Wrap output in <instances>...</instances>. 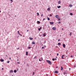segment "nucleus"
I'll return each mask as SVG.
<instances>
[{
    "mask_svg": "<svg viewBox=\"0 0 76 76\" xmlns=\"http://www.w3.org/2000/svg\"><path fill=\"white\" fill-rule=\"evenodd\" d=\"M46 61L47 63H49V64H51V62L50 61L48 60H47Z\"/></svg>",
    "mask_w": 76,
    "mask_h": 76,
    "instance_id": "1",
    "label": "nucleus"
},
{
    "mask_svg": "<svg viewBox=\"0 0 76 76\" xmlns=\"http://www.w3.org/2000/svg\"><path fill=\"white\" fill-rule=\"evenodd\" d=\"M52 29L53 30H54V31H56V27H53Z\"/></svg>",
    "mask_w": 76,
    "mask_h": 76,
    "instance_id": "2",
    "label": "nucleus"
},
{
    "mask_svg": "<svg viewBox=\"0 0 76 76\" xmlns=\"http://www.w3.org/2000/svg\"><path fill=\"white\" fill-rule=\"evenodd\" d=\"M63 48H66V45H65V44H63Z\"/></svg>",
    "mask_w": 76,
    "mask_h": 76,
    "instance_id": "3",
    "label": "nucleus"
},
{
    "mask_svg": "<svg viewBox=\"0 0 76 76\" xmlns=\"http://www.w3.org/2000/svg\"><path fill=\"white\" fill-rule=\"evenodd\" d=\"M56 18H59V15H56Z\"/></svg>",
    "mask_w": 76,
    "mask_h": 76,
    "instance_id": "4",
    "label": "nucleus"
},
{
    "mask_svg": "<svg viewBox=\"0 0 76 76\" xmlns=\"http://www.w3.org/2000/svg\"><path fill=\"white\" fill-rule=\"evenodd\" d=\"M64 55H63L62 56L61 58L62 59H64V58H63V57H64Z\"/></svg>",
    "mask_w": 76,
    "mask_h": 76,
    "instance_id": "5",
    "label": "nucleus"
},
{
    "mask_svg": "<svg viewBox=\"0 0 76 76\" xmlns=\"http://www.w3.org/2000/svg\"><path fill=\"white\" fill-rule=\"evenodd\" d=\"M50 23L51 25H53L54 24V22H50Z\"/></svg>",
    "mask_w": 76,
    "mask_h": 76,
    "instance_id": "6",
    "label": "nucleus"
},
{
    "mask_svg": "<svg viewBox=\"0 0 76 76\" xmlns=\"http://www.w3.org/2000/svg\"><path fill=\"white\" fill-rule=\"evenodd\" d=\"M0 61H1V62H3V61H4V59H1Z\"/></svg>",
    "mask_w": 76,
    "mask_h": 76,
    "instance_id": "7",
    "label": "nucleus"
},
{
    "mask_svg": "<svg viewBox=\"0 0 76 76\" xmlns=\"http://www.w3.org/2000/svg\"><path fill=\"white\" fill-rule=\"evenodd\" d=\"M42 29V27H40V28H38V31H40V30H41V29Z\"/></svg>",
    "mask_w": 76,
    "mask_h": 76,
    "instance_id": "8",
    "label": "nucleus"
},
{
    "mask_svg": "<svg viewBox=\"0 0 76 76\" xmlns=\"http://www.w3.org/2000/svg\"><path fill=\"white\" fill-rule=\"evenodd\" d=\"M29 38L30 39V40H32V39H33V38H31V37H29Z\"/></svg>",
    "mask_w": 76,
    "mask_h": 76,
    "instance_id": "9",
    "label": "nucleus"
},
{
    "mask_svg": "<svg viewBox=\"0 0 76 76\" xmlns=\"http://www.w3.org/2000/svg\"><path fill=\"white\" fill-rule=\"evenodd\" d=\"M28 52L26 51V56H28Z\"/></svg>",
    "mask_w": 76,
    "mask_h": 76,
    "instance_id": "10",
    "label": "nucleus"
},
{
    "mask_svg": "<svg viewBox=\"0 0 76 76\" xmlns=\"http://www.w3.org/2000/svg\"><path fill=\"white\" fill-rule=\"evenodd\" d=\"M58 3L59 4H60L61 3V1H58Z\"/></svg>",
    "mask_w": 76,
    "mask_h": 76,
    "instance_id": "11",
    "label": "nucleus"
},
{
    "mask_svg": "<svg viewBox=\"0 0 76 76\" xmlns=\"http://www.w3.org/2000/svg\"><path fill=\"white\" fill-rule=\"evenodd\" d=\"M55 73H58V71H55Z\"/></svg>",
    "mask_w": 76,
    "mask_h": 76,
    "instance_id": "12",
    "label": "nucleus"
},
{
    "mask_svg": "<svg viewBox=\"0 0 76 76\" xmlns=\"http://www.w3.org/2000/svg\"><path fill=\"white\" fill-rule=\"evenodd\" d=\"M14 73H16V72H17V71L16 70H15L14 71Z\"/></svg>",
    "mask_w": 76,
    "mask_h": 76,
    "instance_id": "13",
    "label": "nucleus"
},
{
    "mask_svg": "<svg viewBox=\"0 0 76 76\" xmlns=\"http://www.w3.org/2000/svg\"><path fill=\"white\" fill-rule=\"evenodd\" d=\"M60 7H61V6H60L57 7V8H58V9H60Z\"/></svg>",
    "mask_w": 76,
    "mask_h": 76,
    "instance_id": "14",
    "label": "nucleus"
},
{
    "mask_svg": "<svg viewBox=\"0 0 76 76\" xmlns=\"http://www.w3.org/2000/svg\"><path fill=\"white\" fill-rule=\"evenodd\" d=\"M47 19H48V20H50V18H49L48 17H47Z\"/></svg>",
    "mask_w": 76,
    "mask_h": 76,
    "instance_id": "15",
    "label": "nucleus"
},
{
    "mask_svg": "<svg viewBox=\"0 0 76 76\" xmlns=\"http://www.w3.org/2000/svg\"><path fill=\"white\" fill-rule=\"evenodd\" d=\"M32 44H35V42H33L32 43Z\"/></svg>",
    "mask_w": 76,
    "mask_h": 76,
    "instance_id": "16",
    "label": "nucleus"
},
{
    "mask_svg": "<svg viewBox=\"0 0 76 76\" xmlns=\"http://www.w3.org/2000/svg\"><path fill=\"white\" fill-rule=\"evenodd\" d=\"M72 32H71V33H70V34H69V35L70 36H72Z\"/></svg>",
    "mask_w": 76,
    "mask_h": 76,
    "instance_id": "17",
    "label": "nucleus"
},
{
    "mask_svg": "<svg viewBox=\"0 0 76 76\" xmlns=\"http://www.w3.org/2000/svg\"><path fill=\"white\" fill-rule=\"evenodd\" d=\"M37 23H41V22H40V21H37Z\"/></svg>",
    "mask_w": 76,
    "mask_h": 76,
    "instance_id": "18",
    "label": "nucleus"
},
{
    "mask_svg": "<svg viewBox=\"0 0 76 76\" xmlns=\"http://www.w3.org/2000/svg\"><path fill=\"white\" fill-rule=\"evenodd\" d=\"M43 36H44V37H45L46 36V35L45 34V33H44L43 35Z\"/></svg>",
    "mask_w": 76,
    "mask_h": 76,
    "instance_id": "19",
    "label": "nucleus"
},
{
    "mask_svg": "<svg viewBox=\"0 0 76 76\" xmlns=\"http://www.w3.org/2000/svg\"><path fill=\"white\" fill-rule=\"evenodd\" d=\"M13 70H11L10 72V73H12V72H13Z\"/></svg>",
    "mask_w": 76,
    "mask_h": 76,
    "instance_id": "20",
    "label": "nucleus"
},
{
    "mask_svg": "<svg viewBox=\"0 0 76 76\" xmlns=\"http://www.w3.org/2000/svg\"><path fill=\"white\" fill-rule=\"evenodd\" d=\"M58 45H61V43H58Z\"/></svg>",
    "mask_w": 76,
    "mask_h": 76,
    "instance_id": "21",
    "label": "nucleus"
},
{
    "mask_svg": "<svg viewBox=\"0 0 76 76\" xmlns=\"http://www.w3.org/2000/svg\"><path fill=\"white\" fill-rule=\"evenodd\" d=\"M69 6H70V7H71L73 6V5H71V4H70Z\"/></svg>",
    "mask_w": 76,
    "mask_h": 76,
    "instance_id": "22",
    "label": "nucleus"
},
{
    "mask_svg": "<svg viewBox=\"0 0 76 76\" xmlns=\"http://www.w3.org/2000/svg\"><path fill=\"white\" fill-rule=\"evenodd\" d=\"M70 15H71V16H72V15H73V13H70Z\"/></svg>",
    "mask_w": 76,
    "mask_h": 76,
    "instance_id": "23",
    "label": "nucleus"
},
{
    "mask_svg": "<svg viewBox=\"0 0 76 76\" xmlns=\"http://www.w3.org/2000/svg\"><path fill=\"white\" fill-rule=\"evenodd\" d=\"M48 10H50V8H48Z\"/></svg>",
    "mask_w": 76,
    "mask_h": 76,
    "instance_id": "24",
    "label": "nucleus"
},
{
    "mask_svg": "<svg viewBox=\"0 0 76 76\" xmlns=\"http://www.w3.org/2000/svg\"><path fill=\"white\" fill-rule=\"evenodd\" d=\"M63 68L62 66H61V70H63Z\"/></svg>",
    "mask_w": 76,
    "mask_h": 76,
    "instance_id": "25",
    "label": "nucleus"
},
{
    "mask_svg": "<svg viewBox=\"0 0 76 76\" xmlns=\"http://www.w3.org/2000/svg\"><path fill=\"white\" fill-rule=\"evenodd\" d=\"M57 18L58 19V20H60V18H59V17Z\"/></svg>",
    "mask_w": 76,
    "mask_h": 76,
    "instance_id": "26",
    "label": "nucleus"
},
{
    "mask_svg": "<svg viewBox=\"0 0 76 76\" xmlns=\"http://www.w3.org/2000/svg\"><path fill=\"white\" fill-rule=\"evenodd\" d=\"M34 74H35V72H33L32 75H34Z\"/></svg>",
    "mask_w": 76,
    "mask_h": 76,
    "instance_id": "27",
    "label": "nucleus"
},
{
    "mask_svg": "<svg viewBox=\"0 0 76 76\" xmlns=\"http://www.w3.org/2000/svg\"><path fill=\"white\" fill-rule=\"evenodd\" d=\"M30 48H31V47H28V49H30Z\"/></svg>",
    "mask_w": 76,
    "mask_h": 76,
    "instance_id": "28",
    "label": "nucleus"
},
{
    "mask_svg": "<svg viewBox=\"0 0 76 76\" xmlns=\"http://www.w3.org/2000/svg\"><path fill=\"white\" fill-rule=\"evenodd\" d=\"M52 60H53V61H54L55 60V58H53V59H52Z\"/></svg>",
    "mask_w": 76,
    "mask_h": 76,
    "instance_id": "29",
    "label": "nucleus"
},
{
    "mask_svg": "<svg viewBox=\"0 0 76 76\" xmlns=\"http://www.w3.org/2000/svg\"><path fill=\"white\" fill-rule=\"evenodd\" d=\"M18 32L19 35L20 34L19 33V31H18Z\"/></svg>",
    "mask_w": 76,
    "mask_h": 76,
    "instance_id": "30",
    "label": "nucleus"
},
{
    "mask_svg": "<svg viewBox=\"0 0 76 76\" xmlns=\"http://www.w3.org/2000/svg\"><path fill=\"white\" fill-rule=\"evenodd\" d=\"M39 13L38 12L37 13V16H38V15H39Z\"/></svg>",
    "mask_w": 76,
    "mask_h": 76,
    "instance_id": "31",
    "label": "nucleus"
},
{
    "mask_svg": "<svg viewBox=\"0 0 76 76\" xmlns=\"http://www.w3.org/2000/svg\"><path fill=\"white\" fill-rule=\"evenodd\" d=\"M61 23V22L60 21L58 23V24H60V23Z\"/></svg>",
    "mask_w": 76,
    "mask_h": 76,
    "instance_id": "32",
    "label": "nucleus"
},
{
    "mask_svg": "<svg viewBox=\"0 0 76 76\" xmlns=\"http://www.w3.org/2000/svg\"><path fill=\"white\" fill-rule=\"evenodd\" d=\"M36 58H37V56H35L34 58H35V59Z\"/></svg>",
    "mask_w": 76,
    "mask_h": 76,
    "instance_id": "33",
    "label": "nucleus"
},
{
    "mask_svg": "<svg viewBox=\"0 0 76 76\" xmlns=\"http://www.w3.org/2000/svg\"><path fill=\"white\" fill-rule=\"evenodd\" d=\"M41 16H42H42H43V14H42L41 15Z\"/></svg>",
    "mask_w": 76,
    "mask_h": 76,
    "instance_id": "34",
    "label": "nucleus"
},
{
    "mask_svg": "<svg viewBox=\"0 0 76 76\" xmlns=\"http://www.w3.org/2000/svg\"><path fill=\"white\" fill-rule=\"evenodd\" d=\"M7 63H9V61H7Z\"/></svg>",
    "mask_w": 76,
    "mask_h": 76,
    "instance_id": "35",
    "label": "nucleus"
},
{
    "mask_svg": "<svg viewBox=\"0 0 76 76\" xmlns=\"http://www.w3.org/2000/svg\"><path fill=\"white\" fill-rule=\"evenodd\" d=\"M39 61H41V60L40 59H39Z\"/></svg>",
    "mask_w": 76,
    "mask_h": 76,
    "instance_id": "36",
    "label": "nucleus"
},
{
    "mask_svg": "<svg viewBox=\"0 0 76 76\" xmlns=\"http://www.w3.org/2000/svg\"><path fill=\"white\" fill-rule=\"evenodd\" d=\"M19 48H17V50H19Z\"/></svg>",
    "mask_w": 76,
    "mask_h": 76,
    "instance_id": "37",
    "label": "nucleus"
},
{
    "mask_svg": "<svg viewBox=\"0 0 76 76\" xmlns=\"http://www.w3.org/2000/svg\"><path fill=\"white\" fill-rule=\"evenodd\" d=\"M19 36H18L17 37V38H19Z\"/></svg>",
    "mask_w": 76,
    "mask_h": 76,
    "instance_id": "38",
    "label": "nucleus"
},
{
    "mask_svg": "<svg viewBox=\"0 0 76 76\" xmlns=\"http://www.w3.org/2000/svg\"><path fill=\"white\" fill-rule=\"evenodd\" d=\"M10 1H12V2H13V0H10Z\"/></svg>",
    "mask_w": 76,
    "mask_h": 76,
    "instance_id": "39",
    "label": "nucleus"
},
{
    "mask_svg": "<svg viewBox=\"0 0 76 76\" xmlns=\"http://www.w3.org/2000/svg\"><path fill=\"white\" fill-rule=\"evenodd\" d=\"M17 71H18V70H19V69H18V68H17Z\"/></svg>",
    "mask_w": 76,
    "mask_h": 76,
    "instance_id": "40",
    "label": "nucleus"
},
{
    "mask_svg": "<svg viewBox=\"0 0 76 76\" xmlns=\"http://www.w3.org/2000/svg\"><path fill=\"white\" fill-rule=\"evenodd\" d=\"M44 47H42V49H44Z\"/></svg>",
    "mask_w": 76,
    "mask_h": 76,
    "instance_id": "41",
    "label": "nucleus"
},
{
    "mask_svg": "<svg viewBox=\"0 0 76 76\" xmlns=\"http://www.w3.org/2000/svg\"><path fill=\"white\" fill-rule=\"evenodd\" d=\"M41 58H42V60H43V59L42 57Z\"/></svg>",
    "mask_w": 76,
    "mask_h": 76,
    "instance_id": "42",
    "label": "nucleus"
},
{
    "mask_svg": "<svg viewBox=\"0 0 76 76\" xmlns=\"http://www.w3.org/2000/svg\"><path fill=\"white\" fill-rule=\"evenodd\" d=\"M50 16H52V15H51V14H50Z\"/></svg>",
    "mask_w": 76,
    "mask_h": 76,
    "instance_id": "43",
    "label": "nucleus"
},
{
    "mask_svg": "<svg viewBox=\"0 0 76 76\" xmlns=\"http://www.w3.org/2000/svg\"><path fill=\"white\" fill-rule=\"evenodd\" d=\"M9 59L10 60H11V58L10 57V58H9Z\"/></svg>",
    "mask_w": 76,
    "mask_h": 76,
    "instance_id": "44",
    "label": "nucleus"
},
{
    "mask_svg": "<svg viewBox=\"0 0 76 76\" xmlns=\"http://www.w3.org/2000/svg\"><path fill=\"white\" fill-rule=\"evenodd\" d=\"M46 46L45 45V46H44V47H46Z\"/></svg>",
    "mask_w": 76,
    "mask_h": 76,
    "instance_id": "45",
    "label": "nucleus"
},
{
    "mask_svg": "<svg viewBox=\"0 0 76 76\" xmlns=\"http://www.w3.org/2000/svg\"><path fill=\"white\" fill-rule=\"evenodd\" d=\"M45 43H46V41H45L44 44H45Z\"/></svg>",
    "mask_w": 76,
    "mask_h": 76,
    "instance_id": "46",
    "label": "nucleus"
},
{
    "mask_svg": "<svg viewBox=\"0 0 76 76\" xmlns=\"http://www.w3.org/2000/svg\"><path fill=\"white\" fill-rule=\"evenodd\" d=\"M74 67H76V66H75V65H74Z\"/></svg>",
    "mask_w": 76,
    "mask_h": 76,
    "instance_id": "47",
    "label": "nucleus"
},
{
    "mask_svg": "<svg viewBox=\"0 0 76 76\" xmlns=\"http://www.w3.org/2000/svg\"><path fill=\"white\" fill-rule=\"evenodd\" d=\"M60 41V39H59L58 40V41Z\"/></svg>",
    "mask_w": 76,
    "mask_h": 76,
    "instance_id": "48",
    "label": "nucleus"
},
{
    "mask_svg": "<svg viewBox=\"0 0 76 76\" xmlns=\"http://www.w3.org/2000/svg\"><path fill=\"white\" fill-rule=\"evenodd\" d=\"M45 19V18H44L43 19V20H44Z\"/></svg>",
    "mask_w": 76,
    "mask_h": 76,
    "instance_id": "49",
    "label": "nucleus"
},
{
    "mask_svg": "<svg viewBox=\"0 0 76 76\" xmlns=\"http://www.w3.org/2000/svg\"><path fill=\"white\" fill-rule=\"evenodd\" d=\"M71 58H72V57H73V56H71Z\"/></svg>",
    "mask_w": 76,
    "mask_h": 76,
    "instance_id": "50",
    "label": "nucleus"
},
{
    "mask_svg": "<svg viewBox=\"0 0 76 76\" xmlns=\"http://www.w3.org/2000/svg\"><path fill=\"white\" fill-rule=\"evenodd\" d=\"M19 35H20V36H22V35L21 34H20Z\"/></svg>",
    "mask_w": 76,
    "mask_h": 76,
    "instance_id": "51",
    "label": "nucleus"
},
{
    "mask_svg": "<svg viewBox=\"0 0 76 76\" xmlns=\"http://www.w3.org/2000/svg\"><path fill=\"white\" fill-rule=\"evenodd\" d=\"M58 55H59V54H58V53H57V56H58Z\"/></svg>",
    "mask_w": 76,
    "mask_h": 76,
    "instance_id": "52",
    "label": "nucleus"
},
{
    "mask_svg": "<svg viewBox=\"0 0 76 76\" xmlns=\"http://www.w3.org/2000/svg\"><path fill=\"white\" fill-rule=\"evenodd\" d=\"M65 74H66V72H64V75H65Z\"/></svg>",
    "mask_w": 76,
    "mask_h": 76,
    "instance_id": "53",
    "label": "nucleus"
},
{
    "mask_svg": "<svg viewBox=\"0 0 76 76\" xmlns=\"http://www.w3.org/2000/svg\"><path fill=\"white\" fill-rule=\"evenodd\" d=\"M55 60H57V59L56 58H55Z\"/></svg>",
    "mask_w": 76,
    "mask_h": 76,
    "instance_id": "54",
    "label": "nucleus"
},
{
    "mask_svg": "<svg viewBox=\"0 0 76 76\" xmlns=\"http://www.w3.org/2000/svg\"><path fill=\"white\" fill-rule=\"evenodd\" d=\"M18 64H20V63L19 62H18Z\"/></svg>",
    "mask_w": 76,
    "mask_h": 76,
    "instance_id": "55",
    "label": "nucleus"
},
{
    "mask_svg": "<svg viewBox=\"0 0 76 76\" xmlns=\"http://www.w3.org/2000/svg\"><path fill=\"white\" fill-rule=\"evenodd\" d=\"M3 69H4V68H2V69H1V70H3Z\"/></svg>",
    "mask_w": 76,
    "mask_h": 76,
    "instance_id": "56",
    "label": "nucleus"
},
{
    "mask_svg": "<svg viewBox=\"0 0 76 76\" xmlns=\"http://www.w3.org/2000/svg\"><path fill=\"white\" fill-rule=\"evenodd\" d=\"M61 30H63V28H61Z\"/></svg>",
    "mask_w": 76,
    "mask_h": 76,
    "instance_id": "57",
    "label": "nucleus"
},
{
    "mask_svg": "<svg viewBox=\"0 0 76 76\" xmlns=\"http://www.w3.org/2000/svg\"><path fill=\"white\" fill-rule=\"evenodd\" d=\"M56 68H58V67L56 66Z\"/></svg>",
    "mask_w": 76,
    "mask_h": 76,
    "instance_id": "58",
    "label": "nucleus"
},
{
    "mask_svg": "<svg viewBox=\"0 0 76 76\" xmlns=\"http://www.w3.org/2000/svg\"><path fill=\"white\" fill-rule=\"evenodd\" d=\"M15 17H16V15H15Z\"/></svg>",
    "mask_w": 76,
    "mask_h": 76,
    "instance_id": "59",
    "label": "nucleus"
},
{
    "mask_svg": "<svg viewBox=\"0 0 76 76\" xmlns=\"http://www.w3.org/2000/svg\"><path fill=\"white\" fill-rule=\"evenodd\" d=\"M17 61H19V60L17 59Z\"/></svg>",
    "mask_w": 76,
    "mask_h": 76,
    "instance_id": "60",
    "label": "nucleus"
},
{
    "mask_svg": "<svg viewBox=\"0 0 76 76\" xmlns=\"http://www.w3.org/2000/svg\"><path fill=\"white\" fill-rule=\"evenodd\" d=\"M69 70H70V68H69Z\"/></svg>",
    "mask_w": 76,
    "mask_h": 76,
    "instance_id": "61",
    "label": "nucleus"
},
{
    "mask_svg": "<svg viewBox=\"0 0 76 76\" xmlns=\"http://www.w3.org/2000/svg\"><path fill=\"white\" fill-rule=\"evenodd\" d=\"M0 13H1V11L0 10Z\"/></svg>",
    "mask_w": 76,
    "mask_h": 76,
    "instance_id": "62",
    "label": "nucleus"
},
{
    "mask_svg": "<svg viewBox=\"0 0 76 76\" xmlns=\"http://www.w3.org/2000/svg\"><path fill=\"white\" fill-rule=\"evenodd\" d=\"M7 55H6V57H7Z\"/></svg>",
    "mask_w": 76,
    "mask_h": 76,
    "instance_id": "63",
    "label": "nucleus"
},
{
    "mask_svg": "<svg viewBox=\"0 0 76 76\" xmlns=\"http://www.w3.org/2000/svg\"><path fill=\"white\" fill-rule=\"evenodd\" d=\"M47 76H48V75H47Z\"/></svg>",
    "mask_w": 76,
    "mask_h": 76,
    "instance_id": "64",
    "label": "nucleus"
}]
</instances>
